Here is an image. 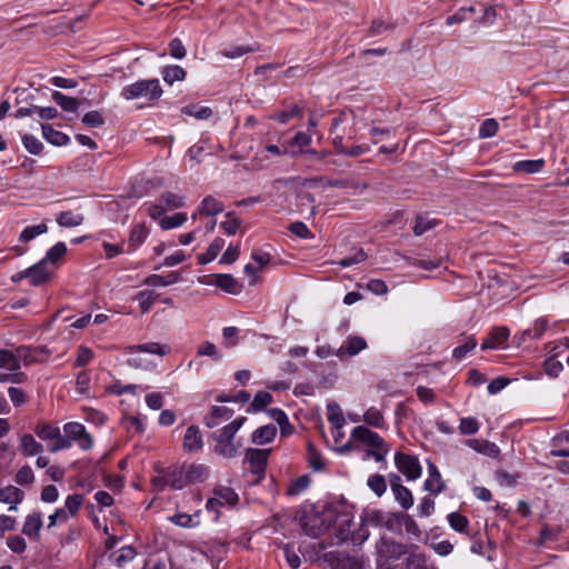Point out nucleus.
<instances>
[{
  "instance_id": "1",
  "label": "nucleus",
  "mask_w": 569,
  "mask_h": 569,
  "mask_svg": "<svg viewBox=\"0 0 569 569\" xmlns=\"http://www.w3.org/2000/svg\"><path fill=\"white\" fill-rule=\"evenodd\" d=\"M351 439L361 442L367 447L363 460L372 458L380 463L386 460L390 448L389 445L377 432L366 426H357L351 430Z\"/></svg>"
},
{
  "instance_id": "2",
  "label": "nucleus",
  "mask_w": 569,
  "mask_h": 569,
  "mask_svg": "<svg viewBox=\"0 0 569 569\" xmlns=\"http://www.w3.org/2000/svg\"><path fill=\"white\" fill-rule=\"evenodd\" d=\"M64 436L59 442H52L48 450L50 452H58L60 450L69 449L76 443L81 450H89L93 446V438L87 431L86 427L80 422H68L63 426Z\"/></svg>"
},
{
  "instance_id": "3",
  "label": "nucleus",
  "mask_w": 569,
  "mask_h": 569,
  "mask_svg": "<svg viewBox=\"0 0 569 569\" xmlns=\"http://www.w3.org/2000/svg\"><path fill=\"white\" fill-rule=\"evenodd\" d=\"M246 420V417H239L212 433L216 441L214 452L224 458H232L237 455L240 446L233 442V438Z\"/></svg>"
},
{
  "instance_id": "4",
  "label": "nucleus",
  "mask_w": 569,
  "mask_h": 569,
  "mask_svg": "<svg viewBox=\"0 0 569 569\" xmlns=\"http://www.w3.org/2000/svg\"><path fill=\"white\" fill-rule=\"evenodd\" d=\"M162 92L158 79H146L126 86L120 94L126 100L146 99L148 101H154L162 96Z\"/></svg>"
},
{
  "instance_id": "5",
  "label": "nucleus",
  "mask_w": 569,
  "mask_h": 569,
  "mask_svg": "<svg viewBox=\"0 0 569 569\" xmlns=\"http://www.w3.org/2000/svg\"><path fill=\"white\" fill-rule=\"evenodd\" d=\"M335 519L332 510H323L306 515L301 520V526L306 535L318 538L331 528Z\"/></svg>"
},
{
  "instance_id": "6",
  "label": "nucleus",
  "mask_w": 569,
  "mask_h": 569,
  "mask_svg": "<svg viewBox=\"0 0 569 569\" xmlns=\"http://www.w3.org/2000/svg\"><path fill=\"white\" fill-rule=\"evenodd\" d=\"M238 501L239 496L233 489L224 486H219L214 488L213 497L208 499L206 508L208 511H214L218 516L220 507H233L238 503Z\"/></svg>"
},
{
  "instance_id": "7",
  "label": "nucleus",
  "mask_w": 569,
  "mask_h": 569,
  "mask_svg": "<svg viewBox=\"0 0 569 569\" xmlns=\"http://www.w3.org/2000/svg\"><path fill=\"white\" fill-rule=\"evenodd\" d=\"M376 548L378 556L385 560H397L403 555L411 553L406 545L387 537H382Z\"/></svg>"
},
{
  "instance_id": "8",
  "label": "nucleus",
  "mask_w": 569,
  "mask_h": 569,
  "mask_svg": "<svg viewBox=\"0 0 569 569\" xmlns=\"http://www.w3.org/2000/svg\"><path fill=\"white\" fill-rule=\"evenodd\" d=\"M395 463L398 470L406 476L408 480L420 478L422 469L419 460L415 456L397 452Z\"/></svg>"
},
{
  "instance_id": "9",
  "label": "nucleus",
  "mask_w": 569,
  "mask_h": 569,
  "mask_svg": "<svg viewBox=\"0 0 569 569\" xmlns=\"http://www.w3.org/2000/svg\"><path fill=\"white\" fill-rule=\"evenodd\" d=\"M510 336V330L507 327H496L481 342V349H498L503 348Z\"/></svg>"
},
{
  "instance_id": "10",
  "label": "nucleus",
  "mask_w": 569,
  "mask_h": 569,
  "mask_svg": "<svg viewBox=\"0 0 569 569\" xmlns=\"http://www.w3.org/2000/svg\"><path fill=\"white\" fill-rule=\"evenodd\" d=\"M270 450L268 449H248L246 459L249 461L250 470L256 475L264 472Z\"/></svg>"
},
{
  "instance_id": "11",
  "label": "nucleus",
  "mask_w": 569,
  "mask_h": 569,
  "mask_svg": "<svg viewBox=\"0 0 569 569\" xmlns=\"http://www.w3.org/2000/svg\"><path fill=\"white\" fill-rule=\"evenodd\" d=\"M42 525V513L40 511H33L26 517L21 531L29 539L38 541L40 539Z\"/></svg>"
},
{
  "instance_id": "12",
  "label": "nucleus",
  "mask_w": 569,
  "mask_h": 569,
  "mask_svg": "<svg viewBox=\"0 0 569 569\" xmlns=\"http://www.w3.org/2000/svg\"><path fill=\"white\" fill-rule=\"evenodd\" d=\"M213 281H204L207 284H214L221 290L231 293V295H238L242 286L239 284V282L233 278L232 274L229 273H218L212 276Z\"/></svg>"
},
{
  "instance_id": "13",
  "label": "nucleus",
  "mask_w": 569,
  "mask_h": 569,
  "mask_svg": "<svg viewBox=\"0 0 569 569\" xmlns=\"http://www.w3.org/2000/svg\"><path fill=\"white\" fill-rule=\"evenodd\" d=\"M367 342L361 337H349L347 341L335 352L339 358L353 357L366 349Z\"/></svg>"
},
{
  "instance_id": "14",
  "label": "nucleus",
  "mask_w": 569,
  "mask_h": 569,
  "mask_svg": "<svg viewBox=\"0 0 569 569\" xmlns=\"http://www.w3.org/2000/svg\"><path fill=\"white\" fill-rule=\"evenodd\" d=\"M466 445L471 448L472 450L482 453L490 458H496L499 456V448L496 443L490 442L486 439H467Z\"/></svg>"
},
{
  "instance_id": "15",
  "label": "nucleus",
  "mask_w": 569,
  "mask_h": 569,
  "mask_svg": "<svg viewBox=\"0 0 569 569\" xmlns=\"http://www.w3.org/2000/svg\"><path fill=\"white\" fill-rule=\"evenodd\" d=\"M203 441L202 436L198 427L190 426L187 428L182 447L186 451L193 452L202 448Z\"/></svg>"
},
{
  "instance_id": "16",
  "label": "nucleus",
  "mask_w": 569,
  "mask_h": 569,
  "mask_svg": "<svg viewBox=\"0 0 569 569\" xmlns=\"http://www.w3.org/2000/svg\"><path fill=\"white\" fill-rule=\"evenodd\" d=\"M34 433L43 441L59 442L62 439L60 428L48 422H38L34 427Z\"/></svg>"
},
{
  "instance_id": "17",
  "label": "nucleus",
  "mask_w": 569,
  "mask_h": 569,
  "mask_svg": "<svg viewBox=\"0 0 569 569\" xmlns=\"http://www.w3.org/2000/svg\"><path fill=\"white\" fill-rule=\"evenodd\" d=\"M233 416V411L227 407L214 406L204 417V425L208 428H214L222 421L229 420Z\"/></svg>"
},
{
  "instance_id": "18",
  "label": "nucleus",
  "mask_w": 569,
  "mask_h": 569,
  "mask_svg": "<svg viewBox=\"0 0 569 569\" xmlns=\"http://www.w3.org/2000/svg\"><path fill=\"white\" fill-rule=\"evenodd\" d=\"M428 471L429 476L427 480L425 481V488L435 493L438 495L445 489V482L441 479V475L435 463L431 461H428Z\"/></svg>"
},
{
  "instance_id": "19",
  "label": "nucleus",
  "mask_w": 569,
  "mask_h": 569,
  "mask_svg": "<svg viewBox=\"0 0 569 569\" xmlns=\"http://www.w3.org/2000/svg\"><path fill=\"white\" fill-rule=\"evenodd\" d=\"M362 421L371 428L388 429L385 416L377 407H369L362 415Z\"/></svg>"
},
{
  "instance_id": "20",
  "label": "nucleus",
  "mask_w": 569,
  "mask_h": 569,
  "mask_svg": "<svg viewBox=\"0 0 569 569\" xmlns=\"http://www.w3.org/2000/svg\"><path fill=\"white\" fill-rule=\"evenodd\" d=\"M168 487L180 490L188 486L184 468L174 467L166 470V480Z\"/></svg>"
},
{
  "instance_id": "21",
  "label": "nucleus",
  "mask_w": 569,
  "mask_h": 569,
  "mask_svg": "<svg viewBox=\"0 0 569 569\" xmlns=\"http://www.w3.org/2000/svg\"><path fill=\"white\" fill-rule=\"evenodd\" d=\"M41 352L38 348H32L29 346H20L16 348V358L19 363V369L21 368V363L28 367L36 362H39V353Z\"/></svg>"
},
{
  "instance_id": "22",
  "label": "nucleus",
  "mask_w": 569,
  "mask_h": 569,
  "mask_svg": "<svg viewBox=\"0 0 569 569\" xmlns=\"http://www.w3.org/2000/svg\"><path fill=\"white\" fill-rule=\"evenodd\" d=\"M223 210V202L216 199L212 196H207L206 198H203L200 204L198 206V213L209 217H214L221 213Z\"/></svg>"
},
{
  "instance_id": "23",
  "label": "nucleus",
  "mask_w": 569,
  "mask_h": 569,
  "mask_svg": "<svg viewBox=\"0 0 569 569\" xmlns=\"http://www.w3.org/2000/svg\"><path fill=\"white\" fill-rule=\"evenodd\" d=\"M27 273H29V280L32 286H39L46 282L50 277L47 263L42 259L38 263L27 268Z\"/></svg>"
},
{
  "instance_id": "24",
  "label": "nucleus",
  "mask_w": 569,
  "mask_h": 569,
  "mask_svg": "<svg viewBox=\"0 0 569 569\" xmlns=\"http://www.w3.org/2000/svg\"><path fill=\"white\" fill-rule=\"evenodd\" d=\"M20 450L24 457H32L43 452V446L30 433L20 437Z\"/></svg>"
},
{
  "instance_id": "25",
  "label": "nucleus",
  "mask_w": 569,
  "mask_h": 569,
  "mask_svg": "<svg viewBox=\"0 0 569 569\" xmlns=\"http://www.w3.org/2000/svg\"><path fill=\"white\" fill-rule=\"evenodd\" d=\"M41 130H42V137L49 143H51L53 146L61 147V146H66L70 142L69 136H67L66 133H63L61 131L56 130L50 124H42Z\"/></svg>"
},
{
  "instance_id": "26",
  "label": "nucleus",
  "mask_w": 569,
  "mask_h": 569,
  "mask_svg": "<svg viewBox=\"0 0 569 569\" xmlns=\"http://www.w3.org/2000/svg\"><path fill=\"white\" fill-rule=\"evenodd\" d=\"M181 280V274L178 271H172L167 276L150 274L146 278L144 284L151 287H167L177 283Z\"/></svg>"
},
{
  "instance_id": "27",
  "label": "nucleus",
  "mask_w": 569,
  "mask_h": 569,
  "mask_svg": "<svg viewBox=\"0 0 569 569\" xmlns=\"http://www.w3.org/2000/svg\"><path fill=\"white\" fill-rule=\"evenodd\" d=\"M137 556V551L131 546L120 548L117 552L110 555V561L118 568H123L127 563L132 561Z\"/></svg>"
},
{
  "instance_id": "28",
  "label": "nucleus",
  "mask_w": 569,
  "mask_h": 569,
  "mask_svg": "<svg viewBox=\"0 0 569 569\" xmlns=\"http://www.w3.org/2000/svg\"><path fill=\"white\" fill-rule=\"evenodd\" d=\"M277 435L274 425H266L256 429L251 435V441L256 445H266L273 440Z\"/></svg>"
},
{
  "instance_id": "29",
  "label": "nucleus",
  "mask_w": 569,
  "mask_h": 569,
  "mask_svg": "<svg viewBox=\"0 0 569 569\" xmlns=\"http://www.w3.org/2000/svg\"><path fill=\"white\" fill-rule=\"evenodd\" d=\"M477 347V340L473 336H461L459 345L452 350V357L456 360H462L469 352Z\"/></svg>"
},
{
  "instance_id": "30",
  "label": "nucleus",
  "mask_w": 569,
  "mask_h": 569,
  "mask_svg": "<svg viewBox=\"0 0 569 569\" xmlns=\"http://www.w3.org/2000/svg\"><path fill=\"white\" fill-rule=\"evenodd\" d=\"M333 569H370V565L362 558L341 556L337 559Z\"/></svg>"
},
{
  "instance_id": "31",
  "label": "nucleus",
  "mask_w": 569,
  "mask_h": 569,
  "mask_svg": "<svg viewBox=\"0 0 569 569\" xmlns=\"http://www.w3.org/2000/svg\"><path fill=\"white\" fill-rule=\"evenodd\" d=\"M184 472L188 480V485L194 482H202L209 476L208 468L201 463H191L190 466L184 468Z\"/></svg>"
},
{
  "instance_id": "32",
  "label": "nucleus",
  "mask_w": 569,
  "mask_h": 569,
  "mask_svg": "<svg viewBox=\"0 0 569 569\" xmlns=\"http://www.w3.org/2000/svg\"><path fill=\"white\" fill-rule=\"evenodd\" d=\"M327 419L336 430H341L346 423L342 410L336 402L327 405Z\"/></svg>"
},
{
  "instance_id": "33",
  "label": "nucleus",
  "mask_w": 569,
  "mask_h": 569,
  "mask_svg": "<svg viewBox=\"0 0 569 569\" xmlns=\"http://www.w3.org/2000/svg\"><path fill=\"white\" fill-rule=\"evenodd\" d=\"M24 499V492L16 486H7L0 489V502L21 503Z\"/></svg>"
},
{
  "instance_id": "34",
  "label": "nucleus",
  "mask_w": 569,
  "mask_h": 569,
  "mask_svg": "<svg viewBox=\"0 0 569 569\" xmlns=\"http://www.w3.org/2000/svg\"><path fill=\"white\" fill-rule=\"evenodd\" d=\"M392 492L396 500L403 509H409L413 505V497L411 491L398 482H392Z\"/></svg>"
},
{
  "instance_id": "35",
  "label": "nucleus",
  "mask_w": 569,
  "mask_h": 569,
  "mask_svg": "<svg viewBox=\"0 0 569 569\" xmlns=\"http://www.w3.org/2000/svg\"><path fill=\"white\" fill-rule=\"evenodd\" d=\"M148 234L149 230L144 224H136L129 234V251H134L140 244H142Z\"/></svg>"
},
{
  "instance_id": "36",
  "label": "nucleus",
  "mask_w": 569,
  "mask_h": 569,
  "mask_svg": "<svg viewBox=\"0 0 569 569\" xmlns=\"http://www.w3.org/2000/svg\"><path fill=\"white\" fill-rule=\"evenodd\" d=\"M224 246V240L222 238H216L208 247L207 251L204 253H201L198 256V262L199 264H207L214 260L218 256V253L221 251V249Z\"/></svg>"
},
{
  "instance_id": "37",
  "label": "nucleus",
  "mask_w": 569,
  "mask_h": 569,
  "mask_svg": "<svg viewBox=\"0 0 569 569\" xmlns=\"http://www.w3.org/2000/svg\"><path fill=\"white\" fill-rule=\"evenodd\" d=\"M170 521L182 528H193L200 523L199 520V511L193 515L178 512L174 516L170 517Z\"/></svg>"
},
{
  "instance_id": "38",
  "label": "nucleus",
  "mask_w": 569,
  "mask_h": 569,
  "mask_svg": "<svg viewBox=\"0 0 569 569\" xmlns=\"http://www.w3.org/2000/svg\"><path fill=\"white\" fill-rule=\"evenodd\" d=\"M53 101L67 112H76L79 108V101L76 98L68 97L60 91L52 92Z\"/></svg>"
},
{
  "instance_id": "39",
  "label": "nucleus",
  "mask_w": 569,
  "mask_h": 569,
  "mask_svg": "<svg viewBox=\"0 0 569 569\" xmlns=\"http://www.w3.org/2000/svg\"><path fill=\"white\" fill-rule=\"evenodd\" d=\"M545 167L543 159L537 160H521L515 163L513 170L517 172L525 173H537L540 172Z\"/></svg>"
},
{
  "instance_id": "40",
  "label": "nucleus",
  "mask_w": 569,
  "mask_h": 569,
  "mask_svg": "<svg viewBox=\"0 0 569 569\" xmlns=\"http://www.w3.org/2000/svg\"><path fill=\"white\" fill-rule=\"evenodd\" d=\"M0 369H7L9 371L19 370V363L16 358V349H2L0 348Z\"/></svg>"
},
{
  "instance_id": "41",
  "label": "nucleus",
  "mask_w": 569,
  "mask_h": 569,
  "mask_svg": "<svg viewBox=\"0 0 569 569\" xmlns=\"http://www.w3.org/2000/svg\"><path fill=\"white\" fill-rule=\"evenodd\" d=\"M259 50V46H231L220 51V54L228 59H236L250 52Z\"/></svg>"
},
{
  "instance_id": "42",
  "label": "nucleus",
  "mask_w": 569,
  "mask_h": 569,
  "mask_svg": "<svg viewBox=\"0 0 569 569\" xmlns=\"http://www.w3.org/2000/svg\"><path fill=\"white\" fill-rule=\"evenodd\" d=\"M138 352H147L151 355L166 356L170 352L168 345H161L159 342H146L134 347Z\"/></svg>"
},
{
  "instance_id": "43",
  "label": "nucleus",
  "mask_w": 569,
  "mask_h": 569,
  "mask_svg": "<svg viewBox=\"0 0 569 569\" xmlns=\"http://www.w3.org/2000/svg\"><path fill=\"white\" fill-rule=\"evenodd\" d=\"M57 222L61 227H78L83 222V216L72 211H62L58 214Z\"/></svg>"
},
{
  "instance_id": "44",
  "label": "nucleus",
  "mask_w": 569,
  "mask_h": 569,
  "mask_svg": "<svg viewBox=\"0 0 569 569\" xmlns=\"http://www.w3.org/2000/svg\"><path fill=\"white\" fill-rule=\"evenodd\" d=\"M226 218L227 219L220 223V228L226 234L234 236L239 231L242 221L237 218L232 211L227 212Z\"/></svg>"
},
{
  "instance_id": "45",
  "label": "nucleus",
  "mask_w": 569,
  "mask_h": 569,
  "mask_svg": "<svg viewBox=\"0 0 569 569\" xmlns=\"http://www.w3.org/2000/svg\"><path fill=\"white\" fill-rule=\"evenodd\" d=\"M158 200L162 203L166 210L178 209L184 206L183 197L169 191L162 193Z\"/></svg>"
},
{
  "instance_id": "46",
  "label": "nucleus",
  "mask_w": 569,
  "mask_h": 569,
  "mask_svg": "<svg viewBox=\"0 0 569 569\" xmlns=\"http://www.w3.org/2000/svg\"><path fill=\"white\" fill-rule=\"evenodd\" d=\"M407 569H436L429 565L425 555L416 551H411L407 558Z\"/></svg>"
},
{
  "instance_id": "47",
  "label": "nucleus",
  "mask_w": 569,
  "mask_h": 569,
  "mask_svg": "<svg viewBox=\"0 0 569 569\" xmlns=\"http://www.w3.org/2000/svg\"><path fill=\"white\" fill-rule=\"evenodd\" d=\"M47 231L48 226L44 222L37 226H30L22 230V232L19 236V240L21 242H29L33 240L36 237L46 233Z\"/></svg>"
},
{
  "instance_id": "48",
  "label": "nucleus",
  "mask_w": 569,
  "mask_h": 569,
  "mask_svg": "<svg viewBox=\"0 0 569 569\" xmlns=\"http://www.w3.org/2000/svg\"><path fill=\"white\" fill-rule=\"evenodd\" d=\"M163 80L172 84L176 81H182L186 78V71L180 66H168L162 71Z\"/></svg>"
},
{
  "instance_id": "49",
  "label": "nucleus",
  "mask_w": 569,
  "mask_h": 569,
  "mask_svg": "<svg viewBox=\"0 0 569 569\" xmlns=\"http://www.w3.org/2000/svg\"><path fill=\"white\" fill-rule=\"evenodd\" d=\"M187 219L188 218L184 212H178L173 216L161 218L159 224L163 230H170L182 226Z\"/></svg>"
},
{
  "instance_id": "50",
  "label": "nucleus",
  "mask_w": 569,
  "mask_h": 569,
  "mask_svg": "<svg viewBox=\"0 0 569 569\" xmlns=\"http://www.w3.org/2000/svg\"><path fill=\"white\" fill-rule=\"evenodd\" d=\"M66 252H67V246L64 242L60 241V242H57L53 247H51L47 251V253L42 260L46 263L47 262L56 263L66 254Z\"/></svg>"
},
{
  "instance_id": "51",
  "label": "nucleus",
  "mask_w": 569,
  "mask_h": 569,
  "mask_svg": "<svg viewBox=\"0 0 569 569\" xmlns=\"http://www.w3.org/2000/svg\"><path fill=\"white\" fill-rule=\"evenodd\" d=\"M14 481L20 486H30L34 482V473L30 466H22L14 476Z\"/></svg>"
},
{
  "instance_id": "52",
  "label": "nucleus",
  "mask_w": 569,
  "mask_h": 569,
  "mask_svg": "<svg viewBox=\"0 0 569 569\" xmlns=\"http://www.w3.org/2000/svg\"><path fill=\"white\" fill-rule=\"evenodd\" d=\"M197 355L199 357H204V356L210 357L214 361H220L222 359V353L210 341H206V342L201 343L198 347Z\"/></svg>"
},
{
  "instance_id": "53",
  "label": "nucleus",
  "mask_w": 569,
  "mask_h": 569,
  "mask_svg": "<svg viewBox=\"0 0 569 569\" xmlns=\"http://www.w3.org/2000/svg\"><path fill=\"white\" fill-rule=\"evenodd\" d=\"M134 299L139 302L140 309L143 313L148 312L154 303L156 296L153 291L143 290L136 295Z\"/></svg>"
},
{
  "instance_id": "54",
  "label": "nucleus",
  "mask_w": 569,
  "mask_h": 569,
  "mask_svg": "<svg viewBox=\"0 0 569 569\" xmlns=\"http://www.w3.org/2000/svg\"><path fill=\"white\" fill-rule=\"evenodd\" d=\"M480 425L473 417H463L460 419L459 431L461 435H475L478 432Z\"/></svg>"
},
{
  "instance_id": "55",
  "label": "nucleus",
  "mask_w": 569,
  "mask_h": 569,
  "mask_svg": "<svg viewBox=\"0 0 569 569\" xmlns=\"http://www.w3.org/2000/svg\"><path fill=\"white\" fill-rule=\"evenodd\" d=\"M367 485L378 497H381L387 490L385 477L381 475L370 476Z\"/></svg>"
},
{
  "instance_id": "56",
  "label": "nucleus",
  "mask_w": 569,
  "mask_h": 569,
  "mask_svg": "<svg viewBox=\"0 0 569 569\" xmlns=\"http://www.w3.org/2000/svg\"><path fill=\"white\" fill-rule=\"evenodd\" d=\"M272 417L279 425L282 436H289L293 432V427L282 410H274Z\"/></svg>"
},
{
  "instance_id": "57",
  "label": "nucleus",
  "mask_w": 569,
  "mask_h": 569,
  "mask_svg": "<svg viewBox=\"0 0 569 569\" xmlns=\"http://www.w3.org/2000/svg\"><path fill=\"white\" fill-rule=\"evenodd\" d=\"M448 521L450 527L458 532H465L469 523L468 519L459 512L449 513Z\"/></svg>"
},
{
  "instance_id": "58",
  "label": "nucleus",
  "mask_w": 569,
  "mask_h": 569,
  "mask_svg": "<svg viewBox=\"0 0 569 569\" xmlns=\"http://www.w3.org/2000/svg\"><path fill=\"white\" fill-rule=\"evenodd\" d=\"M310 485L308 476H301L295 479L287 489L288 496H296L306 490Z\"/></svg>"
},
{
  "instance_id": "59",
  "label": "nucleus",
  "mask_w": 569,
  "mask_h": 569,
  "mask_svg": "<svg viewBox=\"0 0 569 569\" xmlns=\"http://www.w3.org/2000/svg\"><path fill=\"white\" fill-rule=\"evenodd\" d=\"M300 112L301 109L297 104H291L287 109L271 116V118L280 123H287L289 120L297 117Z\"/></svg>"
},
{
  "instance_id": "60",
  "label": "nucleus",
  "mask_w": 569,
  "mask_h": 569,
  "mask_svg": "<svg viewBox=\"0 0 569 569\" xmlns=\"http://www.w3.org/2000/svg\"><path fill=\"white\" fill-rule=\"evenodd\" d=\"M22 143L31 154H40L43 149L42 142L32 134L22 136Z\"/></svg>"
},
{
  "instance_id": "61",
  "label": "nucleus",
  "mask_w": 569,
  "mask_h": 569,
  "mask_svg": "<svg viewBox=\"0 0 569 569\" xmlns=\"http://www.w3.org/2000/svg\"><path fill=\"white\" fill-rule=\"evenodd\" d=\"M401 525L405 527L406 532L413 537V538H420L421 530L418 526V523L409 516V515H402L401 516Z\"/></svg>"
},
{
  "instance_id": "62",
  "label": "nucleus",
  "mask_w": 569,
  "mask_h": 569,
  "mask_svg": "<svg viewBox=\"0 0 569 569\" xmlns=\"http://www.w3.org/2000/svg\"><path fill=\"white\" fill-rule=\"evenodd\" d=\"M93 358V352L87 346H79L77 350L76 367L87 366Z\"/></svg>"
},
{
  "instance_id": "63",
  "label": "nucleus",
  "mask_w": 569,
  "mask_h": 569,
  "mask_svg": "<svg viewBox=\"0 0 569 569\" xmlns=\"http://www.w3.org/2000/svg\"><path fill=\"white\" fill-rule=\"evenodd\" d=\"M83 502V497L81 495H70L66 499V511L69 516H74L80 509Z\"/></svg>"
},
{
  "instance_id": "64",
  "label": "nucleus",
  "mask_w": 569,
  "mask_h": 569,
  "mask_svg": "<svg viewBox=\"0 0 569 569\" xmlns=\"http://www.w3.org/2000/svg\"><path fill=\"white\" fill-rule=\"evenodd\" d=\"M82 122L90 128L103 126L104 118L99 111H89L82 117Z\"/></svg>"
}]
</instances>
